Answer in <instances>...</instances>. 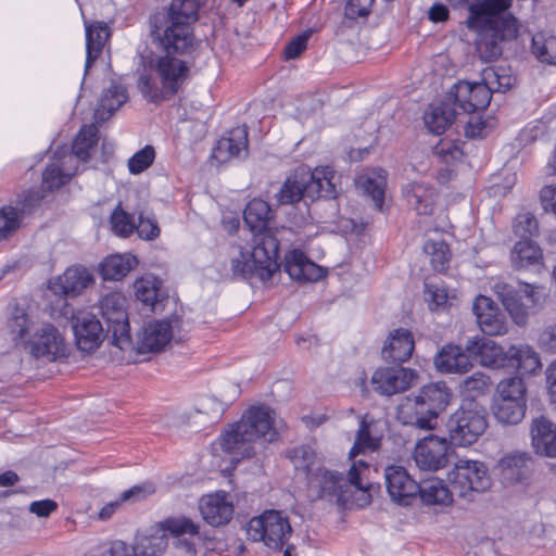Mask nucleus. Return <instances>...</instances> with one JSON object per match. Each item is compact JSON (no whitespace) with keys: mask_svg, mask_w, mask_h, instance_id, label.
I'll list each match as a JSON object with an SVG mask.
<instances>
[{"mask_svg":"<svg viewBox=\"0 0 556 556\" xmlns=\"http://www.w3.org/2000/svg\"><path fill=\"white\" fill-rule=\"evenodd\" d=\"M511 0H479L469 3L466 24L477 31L476 50L484 62L497 60L504 45L516 38L517 20L509 13Z\"/></svg>","mask_w":556,"mask_h":556,"instance_id":"1","label":"nucleus"},{"mask_svg":"<svg viewBox=\"0 0 556 556\" xmlns=\"http://www.w3.org/2000/svg\"><path fill=\"white\" fill-rule=\"evenodd\" d=\"M204 0H172L168 8L149 18L150 37L167 51H192L195 39L192 25L199 18Z\"/></svg>","mask_w":556,"mask_h":556,"instance_id":"2","label":"nucleus"},{"mask_svg":"<svg viewBox=\"0 0 556 556\" xmlns=\"http://www.w3.org/2000/svg\"><path fill=\"white\" fill-rule=\"evenodd\" d=\"M271 414L268 407H251L238 422L229 425L219 439V445L231 455L232 462L252 457L256 453L255 444L277 439Z\"/></svg>","mask_w":556,"mask_h":556,"instance_id":"3","label":"nucleus"},{"mask_svg":"<svg viewBox=\"0 0 556 556\" xmlns=\"http://www.w3.org/2000/svg\"><path fill=\"white\" fill-rule=\"evenodd\" d=\"M163 52L150 61V74H141L138 78V88L150 102H161L175 96L189 76L187 63L175 54L190 53L191 51H167L155 45Z\"/></svg>","mask_w":556,"mask_h":556,"instance_id":"4","label":"nucleus"},{"mask_svg":"<svg viewBox=\"0 0 556 556\" xmlns=\"http://www.w3.org/2000/svg\"><path fill=\"white\" fill-rule=\"evenodd\" d=\"M453 393L444 381L422 386L417 394L403 400L397 408V419L420 430H433L439 415L451 404Z\"/></svg>","mask_w":556,"mask_h":556,"instance_id":"5","label":"nucleus"},{"mask_svg":"<svg viewBox=\"0 0 556 556\" xmlns=\"http://www.w3.org/2000/svg\"><path fill=\"white\" fill-rule=\"evenodd\" d=\"M278 256L279 238L270 231H263L252 238L251 251L238 248L237 255L230 261L231 271L236 277L256 275L268 280L279 269Z\"/></svg>","mask_w":556,"mask_h":556,"instance_id":"6","label":"nucleus"},{"mask_svg":"<svg viewBox=\"0 0 556 556\" xmlns=\"http://www.w3.org/2000/svg\"><path fill=\"white\" fill-rule=\"evenodd\" d=\"M334 173L329 168H316L300 166L287 178L280 190L275 194L279 205H291L300 200L312 201L326 198H336L333 184Z\"/></svg>","mask_w":556,"mask_h":556,"instance_id":"7","label":"nucleus"},{"mask_svg":"<svg viewBox=\"0 0 556 556\" xmlns=\"http://www.w3.org/2000/svg\"><path fill=\"white\" fill-rule=\"evenodd\" d=\"M488 428L486 410L476 402L464 403L446 424L451 444L469 446L478 441Z\"/></svg>","mask_w":556,"mask_h":556,"instance_id":"8","label":"nucleus"},{"mask_svg":"<svg viewBox=\"0 0 556 556\" xmlns=\"http://www.w3.org/2000/svg\"><path fill=\"white\" fill-rule=\"evenodd\" d=\"M292 533L288 518L278 510H267L253 517L247 528L249 539L263 542L268 548L280 551Z\"/></svg>","mask_w":556,"mask_h":556,"instance_id":"9","label":"nucleus"},{"mask_svg":"<svg viewBox=\"0 0 556 556\" xmlns=\"http://www.w3.org/2000/svg\"><path fill=\"white\" fill-rule=\"evenodd\" d=\"M353 468L351 477L344 476L337 470L318 468L309 478L313 489L318 491L319 498H327L340 506L345 505L353 496L356 489L361 488L358 477Z\"/></svg>","mask_w":556,"mask_h":556,"instance_id":"10","label":"nucleus"},{"mask_svg":"<svg viewBox=\"0 0 556 556\" xmlns=\"http://www.w3.org/2000/svg\"><path fill=\"white\" fill-rule=\"evenodd\" d=\"M448 483L456 496L470 500L473 493H481L490 489L491 478L484 463L458 459L448 473Z\"/></svg>","mask_w":556,"mask_h":556,"instance_id":"11","label":"nucleus"},{"mask_svg":"<svg viewBox=\"0 0 556 556\" xmlns=\"http://www.w3.org/2000/svg\"><path fill=\"white\" fill-rule=\"evenodd\" d=\"M451 94H453V104L457 111L468 115L486 109L492 98L483 78L481 83L459 81L453 86Z\"/></svg>","mask_w":556,"mask_h":556,"instance_id":"12","label":"nucleus"},{"mask_svg":"<svg viewBox=\"0 0 556 556\" xmlns=\"http://www.w3.org/2000/svg\"><path fill=\"white\" fill-rule=\"evenodd\" d=\"M72 328L77 348L87 353L96 351L104 338L103 325L98 317L90 312H79L73 316Z\"/></svg>","mask_w":556,"mask_h":556,"instance_id":"13","label":"nucleus"},{"mask_svg":"<svg viewBox=\"0 0 556 556\" xmlns=\"http://www.w3.org/2000/svg\"><path fill=\"white\" fill-rule=\"evenodd\" d=\"M35 357H45L55 361L66 356L64 340L58 329L52 325H42L29 338L25 345Z\"/></svg>","mask_w":556,"mask_h":556,"instance_id":"14","label":"nucleus"},{"mask_svg":"<svg viewBox=\"0 0 556 556\" xmlns=\"http://www.w3.org/2000/svg\"><path fill=\"white\" fill-rule=\"evenodd\" d=\"M384 479L391 500L399 505H409L420 491L419 483L403 466H388L384 470Z\"/></svg>","mask_w":556,"mask_h":556,"instance_id":"15","label":"nucleus"},{"mask_svg":"<svg viewBox=\"0 0 556 556\" xmlns=\"http://www.w3.org/2000/svg\"><path fill=\"white\" fill-rule=\"evenodd\" d=\"M416 378V370L393 366L377 369L371 377V383L378 393L391 396L406 391Z\"/></svg>","mask_w":556,"mask_h":556,"instance_id":"16","label":"nucleus"},{"mask_svg":"<svg viewBox=\"0 0 556 556\" xmlns=\"http://www.w3.org/2000/svg\"><path fill=\"white\" fill-rule=\"evenodd\" d=\"M447 452L446 439L431 434L416 444L414 460L421 470L437 471L446 465Z\"/></svg>","mask_w":556,"mask_h":556,"instance_id":"17","label":"nucleus"},{"mask_svg":"<svg viewBox=\"0 0 556 556\" xmlns=\"http://www.w3.org/2000/svg\"><path fill=\"white\" fill-rule=\"evenodd\" d=\"M533 459L526 452L505 454L497 464L501 482L506 486L526 483L532 472Z\"/></svg>","mask_w":556,"mask_h":556,"instance_id":"18","label":"nucleus"},{"mask_svg":"<svg viewBox=\"0 0 556 556\" xmlns=\"http://www.w3.org/2000/svg\"><path fill=\"white\" fill-rule=\"evenodd\" d=\"M42 199L40 190H29L16 207L0 208V240L11 237L20 228L24 215L31 213Z\"/></svg>","mask_w":556,"mask_h":556,"instance_id":"19","label":"nucleus"},{"mask_svg":"<svg viewBox=\"0 0 556 556\" xmlns=\"http://www.w3.org/2000/svg\"><path fill=\"white\" fill-rule=\"evenodd\" d=\"M473 314L481 331L488 336H503L508 331V324L492 299L479 295L472 305Z\"/></svg>","mask_w":556,"mask_h":556,"instance_id":"20","label":"nucleus"},{"mask_svg":"<svg viewBox=\"0 0 556 556\" xmlns=\"http://www.w3.org/2000/svg\"><path fill=\"white\" fill-rule=\"evenodd\" d=\"M74 157L66 147H60L54 151L52 162L42 174V186L52 191L67 184L76 173Z\"/></svg>","mask_w":556,"mask_h":556,"instance_id":"21","label":"nucleus"},{"mask_svg":"<svg viewBox=\"0 0 556 556\" xmlns=\"http://www.w3.org/2000/svg\"><path fill=\"white\" fill-rule=\"evenodd\" d=\"M173 336V327L168 320H152L143 325L138 334L134 350L138 353L159 352L169 343Z\"/></svg>","mask_w":556,"mask_h":556,"instance_id":"22","label":"nucleus"},{"mask_svg":"<svg viewBox=\"0 0 556 556\" xmlns=\"http://www.w3.org/2000/svg\"><path fill=\"white\" fill-rule=\"evenodd\" d=\"M199 509L203 519L211 526L218 527L228 523L233 514L230 495L224 491L204 495L200 500Z\"/></svg>","mask_w":556,"mask_h":556,"instance_id":"23","label":"nucleus"},{"mask_svg":"<svg viewBox=\"0 0 556 556\" xmlns=\"http://www.w3.org/2000/svg\"><path fill=\"white\" fill-rule=\"evenodd\" d=\"M273 218V211L267 202L261 199H253L250 201L243 212L244 223L249 226L253 232V237L256 233L263 231H270L279 238V243L285 239L286 235L290 233L288 228H269L268 223Z\"/></svg>","mask_w":556,"mask_h":556,"instance_id":"24","label":"nucleus"},{"mask_svg":"<svg viewBox=\"0 0 556 556\" xmlns=\"http://www.w3.org/2000/svg\"><path fill=\"white\" fill-rule=\"evenodd\" d=\"M93 281L90 271L83 266L68 267L63 275L49 281V289L55 295L76 296Z\"/></svg>","mask_w":556,"mask_h":556,"instance_id":"25","label":"nucleus"},{"mask_svg":"<svg viewBox=\"0 0 556 556\" xmlns=\"http://www.w3.org/2000/svg\"><path fill=\"white\" fill-rule=\"evenodd\" d=\"M531 444L540 456L556 458V425L544 416L532 419Z\"/></svg>","mask_w":556,"mask_h":556,"instance_id":"26","label":"nucleus"},{"mask_svg":"<svg viewBox=\"0 0 556 556\" xmlns=\"http://www.w3.org/2000/svg\"><path fill=\"white\" fill-rule=\"evenodd\" d=\"M414 349L413 333L408 329L397 328L389 333L381 354L387 362L402 364L410 358Z\"/></svg>","mask_w":556,"mask_h":556,"instance_id":"27","label":"nucleus"},{"mask_svg":"<svg viewBox=\"0 0 556 556\" xmlns=\"http://www.w3.org/2000/svg\"><path fill=\"white\" fill-rule=\"evenodd\" d=\"M283 269L291 279L298 281H317L325 276L324 269L300 250H291L285 255Z\"/></svg>","mask_w":556,"mask_h":556,"instance_id":"28","label":"nucleus"},{"mask_svg":"<svg viewBox=\"0 0 556 556\" xmlns=\"http://www.w3.org/2000/svg\"><path fill=\"white\" fill-rule=\"evenodd\" d=\"M466 351L481 365L491 368L506 367V351L493 340L475 337L466 342Z\"/></svg>","mask_w":556,"mask_h":556,"instance_id":"29","label":"nucleus"},{"mask_svg":"<svg viewBox=\"0 0 556 556\" xmlns=\"http://www.w3.org/2000/svg\"><path fill=\"white\" fill-rule=\"evenodd\" d=\"M471 355L458 345L447 344L443 346L434 357L437 369L444 374H465L473 364Z\"/></svg>","mask_w":556,"mask_h":556,"instance_id":"30","label":"nucleus"},{"mask_svg":"<svg viewBox=\"0 0 556 556\" xmlns=\"http://www.w3.org/2000/svg\"><path fill=\"white\" fill-rule=\"evenodd\" d=\"M106 325V337L111 344L122 351H132L134 342L130 337L128 316L125 309H117L110 314L102 315Z\"/></svg>","mask_w":556,"mask_h":556,"instance_id":"31","label":"nucleus"},{"mask_svg":"<svg viewBox=\"0 0 556 556\" xmlns=\"http://www.w3.org/2000/svg\"><path fill=\"white\" fill-rule=\"evenodd\" d=\"M248 153V129L245 126L231 129L227 137L217 141L213 156L220 163H225L233 157L244 156Z\"/></svg>","mask_w":556,"mask_h":556,"instance_id":"32","label":"nucleus"},{"mask_svg":"<svg viewBox=\"0 0 556 556\" xmlns=\"http://www.w3.org/2000/svg\"><path fill=\"white\" fill-rule=\"evenodd\" d=\"M403 194L408 205L419 215H430L433 212L437 198L435 190L426 182H408L403 188Z\"/></svg>","mask_w":556,"mask_h":556,"instance_id":"33","label":"nucleus"},{"mask_svg":"<svg viewBox=\"0 0 556 556\" xmlns=\"http://www.w3.org/2000/svg\"><path fill=\"white\" fill-rule=\"evenodd\" d=\"M356 186L369 197L377 208H381L387 186V173L382 168L365 169L356 179Z\"/></svg>","mask_w":556,"mask_h":556,"instance_id":"34","label":"nucleus"},{"mask_svg":"<svg viewBox=\"0 0 556 556\" xmlns=\"http://www.w3.org/2000/svg\"><path fill=\"white\" fill-rule=\"evenodd\" d=\"M541 366L539 354L528 344L511 345L506 351V367L516 368L521 375L534 374Z\"/></svg>","mask_w":556,"mask_h":556,"instance_id":"35","label":"nucleus"},{"mask_svg":"<svg viewBox=\"0 0 556 556\" xmlns=\"http://www.w3.org/2000/svg\"><path fill=\"white\" fill-rule=\"evenodd\" d=\"M494 290L514 321L518 326H523L528 320L529 314L527 306L521 302L519 291H517L514 286L506 282H496Z\"/></svg>","mask_w":556,"mask_h":556,"instance_id":"36","label":"nucleus"},{"mask_svg":"<svg viewBox=\"0 0 556 556\" xmlns=\"http://www.w3.org/2000/svg\"><path fill=\"white\" fill-rule=\"evenodd\" d=\"M127 100V89L123 85L112 83L111 86L103 91L99 105L94 111L96 123L101 124L108 121Z\"/></svg>","mask_w":556,"mask_h":556,"instance_id":"37","label":"nucleus"},{"mask_svg":"<svg viewBox=\"0 0 556 556\" xmlns=\"http://www.w3.org/2000/svg\"><path fill=\"white\" fill-rule=\"evenodd\" d=\"M168 545L167 534L164 529L151 528L135 538V551L137 556H161Z\"/></svg>","mask_w":556,"mask_h":556,"instance_id":"38","label":"nucleus"},{"mask_svg":"<svg viewBox=\"0 0 556 556\" xmlns=\"http://www.w3.org/2000/svg\"><path fill=\"white\" fill-rule=\"evenodd\" d=\"M460 114L454 104L444 102L437 106H430L424 114V122L428 130L434 135L443 134Z\"/></svg>","mask_w":556,"mask_h":556,"instance_id":"39","label":"nucleus"},{"mask_svg":"<svg viewBox=\"0 0 556 556\" xmlns=\"http://www.w3.org/2000/svg\"><path fill=\"white\" fill-rule=\"evenodd\" d=\"M110 36V28L104 22H96L86 27V73L91 67L93 62L98 59V56L101 54Z\"/></svg>","mask_w":556,"mask_h":556,"instance_id":"40","label":"nucleus"},{"mask_svg":"<svg viewBox=\"0 0 556 556\" xmlns=\"http://www.w3.org/2000/svg\"><path fill=\"white\" fill-rule=\"evenodd\" d=\"M98 128L96 125H86L81 127L79 132L77 134L73 144L72 150H68L74 157V166L77 168V162L83 161L87 162L91 152L96 149L98 144Z\"/></svg>","mask_w":556,"mask_h":556,"instance_id":"41","label":"nucleus"},{"mask_svg":"<svg viewBox=\"0 0 556 556\" xmlns=\"http://www.w3.org/2000/svg\"><path fill=\"white\" fill-rule=\"evenodd\" d=\"M137 264L135 256L130 254H116L104 258L100 266V273L104 280L123 279Z\"/></svg>","mask_w":556,"mask_h":556,"instance_id":"42","label":"nucleus"},{"mask_svg":"<svg viewBox=\"0 0 556 556\" xmlns=\"http://www.w3.org/2000/svg\"><path fill=\"white\" fill-rule=\"evenodd\" d=\"M420 491L418 495L421 501L427 505H447L452 503L453 497L456 496L452 492V486H446L439 479H430L419 483Z\"/></svg>","mask_w":556,"mask_h":556,"instance_id":"43","label":"nucleus"},{"mask_svg":"<svg viewBox=\"0 0 556 556\" xmlns=\"http://www.w3.org/2000/svg\"><path fill=\"white\" fill-rule=\"evenodd\" d=\"M372 425V421H367L366 418H362L354 445L350 451V458H354L356 455L367 451L374 452L379 448L380 437L374 433Z\"/></svg>","mask_w":556,"mask_h":556,"instance_id":"44","label":"nucleus"},{"mask_svg":"<svg viewBox=\"0 0 556 556\" xmlns=\"http://www.w3.org/2000/svg\"><path fill=\"white\" fill-rule=\"evenodd\" d=\"M224 412L223 404L215 397H206L189 416L195 428L216 422Z\"/></svg>","mask_w":556,"mask_h":556,"instance_id":"45","label":"nucleus"},{"mask_svg":"<svg viewBox=\"0 0 556 556\" xmlns=\"http://www.w3.org/2000/svg\"><path fill=\"white\" fill-rule=\"evenodd\" d=\"M154 493V486L152 484L135 485L127 491H124L119 498L104 505L100 513L99 518L106 520L116 511L117 508L125 502H136L146 498L148 495Z\"/></svg>","mask_w":556,"mask_h":556,"instance_id":"46","label":"nucleus"},{"mask_svg":"<svg viewBox=\"0 0 556 556\" xmlns=\"http://www.w3.org/2000/svg\"><path fill=\"white\" fill-rule=\"evenodd\" d=\"M541 258L542 251L531 239L519 240L511 251V260L519 268L538 264Z\"/></svg>","mask_w":556,"mask_h":556,"instance_id":"47","label":"nucleus"},{"mask_svg":"<svg viewBox=\"0 0 556 556\" xmlns=\"http://www.w3.org/2000/svg\"><path fill=\"white\" fill-rule=\"evenodd\" d=\"M527 404L519 402L494 401L493 414L496 420L503 425H517L526 415Z\"/></svg>","mask_w":556,"mask_h":556,"instance_id":"48","label":"nucleus"},{"mask_svg":"<svg viewBox=\"0 0 556 556\" xmlns=\"http://www.w3.org/2000/svg\"><path fill=\"white\" fill-rule=\"evenodd\" d=\"M531 52L540 62L556 65V37L543 33L533 35Z\"/></svg>","mask_w":556,"mask_h":556,"instance_id":"49","label":"nucleus"},{"mask_svg":"<svg viewBox=\"0 0 556 556\" xmlns=\"http://www.w3.org/2000/svg\"><path fill=\"white\" fill-rule=\"evenodd\" d=\"M495 401L526 403V386L520 377L502 380L497 386Z\"/></svg>","mask_w":556,"mask_h":556,"instance_id":"50","label":"nucleus"},{"mask_svg":"<svg viewBox=\"0 0 556 556\" xmlns=\"http://www.w3.org/2000/svg\"><path fill=\"white\" fill-rule=\"evenodd\" d=\"M30 324L31 321L26 311L22 307H15L8 321V327L17 345L21 343L25 346L28 342L30 338L28 336Z\"/></svg>","mask_w":556,"mask_h":556,"instance_id":"51","label":"nucleus"},{"mask_svg":"<svg viewBox=\"0 0 556 556\" xmlns=\"http://www.w3.org/2000/svg\"><path fill=\"white\" fill-rule=\"evenodd\" d=\"M424 251L430 256V263L434 270L443 271L447 267L450 249L445 242L429 240L425 243Z\"/></svg>","mask_w":556,"mask_h":556,"instance_id":"52","label":"nucleus"},{"mask_svg":"<svg viewBox=\"0 0 556 556\" xmlns=\"http://www.w3.org/2000/svg\"><path fill=\"white\" fill-rule=\"evenodd\" d=\"M159 281L154 277H146L135 282L136 298L143 304L154 306L157 300Z\"/></svg>","mask_w":556,"mask_h":556,"instance_id":"53","label":"nucleus"},{"mask_svg":"<svg viewBox=\"0 0 556 556\" xmlns=\"http://www.w3.org/2000/svg\"><path fill=\"white\" fill-rule=\"evenodd\" d=\"M135 217L121 206H117L111 215L112 230L121 237H128L135 230Z\"/></svg>","mask_w":556,"mask_h":556,"instance_id":"54","label":"nucleus"},{"mask_svg":"<svg viewBox=\"0 0 556 556\" xmlns=\"http://www.w3.org/2000/svg\"><path fill=\"white\" fill-rule=\"evenodd\" d=\"M165 533L168 531L175 536L198 534L199 527L191 519L186 517H174L166 519L160 527Z\"/></svg>","mask_w":556,"mask_h":556,"instance_id":"55","label":"nucleus"},{"mask_svg":"<svg viewBox=\"0 0 556 556\" xmlns=\"http://www.w3.org/2000/svg\"><path fill=\"white\" fill-rule=\"evenodd\" d=\"M154 159V148L152 146H146L128 160V169L131 174L138 175L149 168Z\"/></svg>","mask_w":556,"mask_h":556,"instance_id":"56","label":"nucleus"},{"mask_svg":"<svg viewBox=\"0 0 556 556\" xmlns=\"http://www.w3.org/2000/svg\"><path fill=\"white\" fill-rule=\"evenodd\" d=\"M492 382L489 376L484 375L483 372H475L471 376L466 377L460 387L464 392L470 394V395H481L484 394L489 388L491 387Z\"/></svg>","mask_w":556,"mask_h":556,"instance_id":"57","label":"nucleus"},{"mask_svg":"<svg viewBox=\"0 0 556 556\" xmlns=\"http://www.w3.org/2000/svg\"><path fill=\"white\" fill-rule=\"evenodd\" d=\"M315 451L309 445H301L288 452V457L295 469L309 471L315 459Z\"/></svg>","mask_w":556,"mask_h":556,"instance_id":"58","label":"nucleus"},{"mask_svg":"<svg viewBox=\"0 0 556 556\" xmlns=\"http://www.w3.org/2000/svg\"><path fill=\"white\" fill-rule=\"evenodd\" d=\"M483 79L489 86L491 93L493 92H505L508 90L513 84L514 78L509 75H501L494 68H485L482 72Z\"/></svg>","mask_w":556,"mask_h":556,"instance_id":"59","label":"nucleus"},{"mask_svg":"<svg viewBox=\"0 0 556 556\" xmlns=\"http://www.w3.org/2000/svg\"><path fill=\"white\" fill-rule=\"evenodd\" d=\"M514 229L516 235L520 237V240L531 239L538 235L539 224L532 214L522 213L517 216Z\"/></svg>","mask_w":556,"mask_h":556,"instance_id":"60","label":"nucleus"},{"mask_svg":"<svg viewBox=\"0 0 556 556\" xmlns=\"http://www.w3.org/2000/svg\"><path fill=\"white\" fill-rule=\"evenodd\" d=\"M447 290L440 283H425V299L429 303L430 309H439L447 303Z\"/></svg>","mask_w":556,"mask_h":556,"instance_id":"61","label":"nucleus"},{"mask_svg":"<svg viewBox=\"0 0 556 556\" xmlns=\"http://www.w3.org/2000/svg\"><path fill=\"white\" fill-rule=\"evenodd\" d=\"M493 127V119H483L479 115H470L466 122L465 134L470 138H483Z\"/></svg>","mask_w":556,"mask_h":556,"instance_id":"62","label":"nucleus"},{"mask_svg":"<svg viewBox=\"0 0 556 556\" xmlns=\"http://www.w3.org/2000/svg\"><path fill=\"white\" fill-rule=\"evenodd\" d=\"M375 0H348L344 8V15L350 20L366 17L371 11Z\"/></svg>","mask_w":556,"mask_h":556,"instance_id":"63","label":"nucleus"},{"mask_svg":"<svg viewBox=\"0 0 556 556\" xmlns=\"http://www.w3.org/2000/svg\"><path fill=\"white\" fill-rule=\"evenodd\" d=\"M126 298L119 292H112L104 295L100 301L101 314H110L117 309H125Z\"/></svg>","mask_w":556,"mask_h":556,"instance_id":"64","label":"nucleus"}]
</instances>
